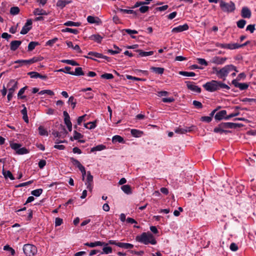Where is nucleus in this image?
Masks as SVG:
<instances>
[{
	"label": "nucleus",
	"mask_w": 256,
	"mask_h": 256,
	"mask_svg": "<svg viewBox=\"0 0 256 256\" xmlns=\"http://www.w3.org/2000/svg\"><path fill=\"white\" fill-rule=\"evenodd\" d=\"M212 69V72L216 74L219 78L224 80H226L230 72L232 71L238 72L236 67L232 64L226 65L220 69L216 67H213Z\"/></svg>",
	"instance_id": "obj_1"
},
{
	"label": "nucleus",
	"mask_w": 256,
	"mask_h": 256,
	"mask_svg": "<svg viewBox=\"0 0 256 256\" xmlns=\"http://www.w3.org/2000/svg\"><path fill=\"white\" fill-rule=\"evenodd\" d=\"M204 88L208 92H214L220 89H226L228 90L230 87L220 81L212 80L206 82L203 85Z\"/></svg>",
	"instance_id": "obj_2"
},
{
	"label": "nucleus",
	"mask_w": 256,
	"mask_h": 256,
	"mask_svg": "<svg viewBox=\"0 0 256 256\" xmlns=\"http://www.w3.org/2000/svg\"><path fill=\"white\" fill-rule=\"evenodd\" d=\"M136 240L144 244H150L155 245L156 244V240L154 236L150 232H144L141 234L136 236Z\"/></svg>",
	"instance_id": "obj_3"
},
{
	"label": "nucleus",
	"mask_w": 256,
	"mask_h": 256,
	"mask_svg": "<svg viewBox=\"0 0 256 256\" xmlns=\"http://www.w3.org/2000/svg\"><path fill=\"white\" fill-rule=\"evenodd\" d=\"M220 6L222 11L227 13L232 12L236 8L235 4L232 1L226 2L220 0Z\"/></svg>",
	"instance_id": "obj_4"
},
{
	"label": "nucleus",
	"mask_w": 256,
	"mask_h": 256,
	"mask_svg": "<svg viewBox=\"0 0 256 256\" xmlns=\"http://www.w3.org/2000/svg\"><path fill=\"white\" fill-rule=\"evenodd\" d=\"M6 88L8 92L7 98L8 100L10 101L13 96L14 91L18 88V82L14 80H10L7 84Z\"/></svg>",
	"instance_id": "obj_5"
},
{
	"label": "nucleus",
	"mask_w": 256,
	"mask_h": 256,
	"mask_svg": "<svg viewBox=\"0 0 256 256\" xmlns=\"http://www.w3.org/2000/svg\"><path fill=\"white\" fill-rule=\"evenodd\" d=\"M22 250L26 256H34L37 253L36 247L31 244H24Z\"/></svg>",
	"instance_id": "obj_6"
},
{
	"label": "nucleus",
	"mask_w": 256,
	"mask_h": 256,
	"mask_svg": "<svg viewBox=\"0 0 256 256\" xmlns=\"http://www.w3.org/2000/svg\"><path fill=\"white\" fill-rule=\"evenodd\" d=\"M85 184L86 186L87 189L92 192L93 188V176L91 174L90 172L88 171L87 172V177L86 179Z\"/></svg>",
	"instance_id": "obj_7"
},
{
	"label": "nucleus",
	"mask_w": 256,
	"mask_h": 256,
	"mask_svg": "<svg viewBox=\"0 0 256 256\" xmlns=\"http://www.w3.org/2000/svg\"><path fill=\"white\" fill-rule=\"evenodd\" d=\"M187 88L194 92L200 94L201 92V88L192 82L186 81L185 82Z\"/></svg>",
	"instance_id": "obj_8"
},
{
	"label": "nucleus",
	"mask_w": 256,
	"mask_h": 256,
	"mask_svg": "<svg viewBox=\"0 0 256 256\" xmlns=\"http://www.w3.org/2000/svg\"><path fill=\"white\" fill-rule=\"evenodd\" d=\"M194 128L195 126H184V128L179 127L176 128L174 132L178 134H184L188 132H190L192 131Z\"/></svg>",
	"instance_id": "obj_9"
},
{
	"label": "nucleus",
	"mask_w": 256,
	"mask_h": 256,
	"mask_svg": "<svg viewBox=\"0 0 256 256\" xmlns=\"http://www.w3.org/2000/svg\"><path fill=\"white\" fill-rule=\"evenodd\" d=\"M32 20L30 19L28 20L26 23L22 27L21 31L20 34H26L32 28Z\"/></svg>",
	"instance_id": "obj_10"
},
{
	"label": "nucleus",
	"mask_w": 256,
	"mask_h": 256,
	"mask_svg": "<svg viewBox=\"0 0 256 256\" xmlns=\"http://www.w3.org/2000/svg\"><path fill=\"white\" fill-rule=\"evenodd\" d=\"M227 59V58L215 56L212 58L210 62L218 65H221L224 64Z\"/></svg>",
	"instance_id": "obj_11"
},
{
	"label": "nucleus",
	"mask_w": 256,
	"mask_h": 256,
	"mask_svg": "<svg viewBox=\"0 0 256 256\" xmlns=\"http://www.w3.org/2000/svg\"><path fill=\"white\" fill-rule=\"evenodd\" d=\"M242 124H236L233 122H222L221 123V127L224 128H236L238 127H240Z\"/></svg>",
	"instance_id": "obj_12"
},
{
	"label": "nucleus",
	"mask_w": 256,
	"mask_h": 256,
	"mask_svg": "<svg viewBox=\"0 0 256 256\" xmlns=\"http://www.w3.org/2000/svg\"><path fill=\"white\" fill-rule=\"evenodd\" d=\"M215 46L217 47H219L222 48L229 49V50H234L236 49L235 43L234 44H221L219 42H216Z\"/></svg>",
	"instance_id": "obj_13"
},
{
	"label": "nucleus",
	"mask_w": 256,
	"mask_h": 256,
	"mask_svg": "<svg viewBox=\"0 0 256 256\" xmlns=\"http://www.w3.org/2000/svg\"><path fill=\"white\" fill-rule=\"evenodd\" d=\"M188 26L186 24H185L183 25H180L174 28L172 30V32L175 33L182 32L188 30Z\"/></svg>",
	"instance_id": "obj_14"
},
{
	"label": "nucleus",
	"mask_w": 256,
	"mask_h": 256,
	"mask_svg": "<svg viewBox=\"0 0 256 256\" xmlns=\"http://www.w3.org/2000/svg\"><path fill=\"white\" fill-rule=\"evenodd\" d=\"M232 84L236 88H238L241 90H246L248 87L247 83H239L236 80H232Z\"/></svg>",
	"instance_id": "obj_15"
},
{
	"label": "nucleus",
	"mask_w": 256,
	"mask_h": 256,
	"mask_svg": "<svg viewBox=\"0 0 256 256\" xmlns=\"http://www.w3.org/2000/svg\"><path fill=\"white\" fill-rule=\"evenodd\" d=\"M252 12L248 7H243L241 11V16L243 18H249L251 17Z\"/></svg>",
	"instance_id": "obj_16"
},
{
	"label": "nucleus",
	"mask_w": 256,
	"mask_h": 256,
	"mask_svg": "<svg viewBox=\"0 0 256 256\" xmlns=\"http://www.w3.org/2000/svg\"><path fill=\"white\" fill-rule=\"evenodd\" d=\"M84 244L86 246H88L90 248H94L97 246H106L108 245V244H106L104 242H102L100 241H96L94 242H86Z\"/></svg>",
	"instance_id": "obj_17"
},
{
	"label": "nucleus",
	"mask_w": 256,
	"mask_h": 256,
	"mask_svg": "<svg viewBox=\"0 0 256 256\" xmlns=\"http://www.w3.org/2000/svg\"><path fill=\"white\" fill-rule=\"evenodd\" d=\"M226 110H222L217 112L214 118L216 120H220L222 119L225 120V118H226Z\"/></svg>",
	"instance_id": "obj_18"
},
{
	"label": "nucleus",
	"mask_w": 256,
	"mask_h": 256,
	"mask_svg": "<svg viewBox=\"0 0 256 256\" xmlns=\"http://www.w3.org/2000/svg\"><path fill=\"white\" fill-rule=\"evenodd\" d=\"M22 44L20 40H13L10 44V49L12 51H15Z\"/></svg>",
	"instance_id": "obj_19"
},
{
	"label": "nucleus",
	"mask_w": 256,
	"mask_h": 256,
	"mask_svg": "<svg viewBox=\"0 0 256 256\" xmlns=\"http://www.w3.org/2000/svg\"><path fill=\"white\" fill-rule=\"evenodd\" d=\"M88 55L89 56H85V57L86 58H88L93 60H96V59L94 58H100V57H102V54L98 53L96 52H89L88 53Z\"/></svg>",
	"instance_id": "obj_20"
},
{
	"label": "nucleus",
	"mask_w": 256,
	"mask_h": 256,
	"mask_svg": "<svg viewBox=\"0 0 256 256\" xmlns=\"http://www.w3.org/2000/svg\"><path fill=\"white\" fill-rule=\"evenodd\" d=\"M138 53V56L140 57H144L152 56L154 54L153 51L144 52L141 50H136Z\"/></svg>",
	"instance_id": "obj_21"
},
{
	"label": "nucleus",
	"mask_w": 256,
	"mask_h": 256,
	"mask_svg": "<svg viewBox=\"0 0 256 256\" xmlns=\"http://www.w3.org/2000/svg\"><path fill=\"white\" fill-rule=\"evenodd\" d=\"M89 38L90 40H92L98 43H100L103 38L100 34H96L90 36Z\"/></svg>",
	"instance_id": "obj_22"
},
{
	"label": "nucleus",
	"mask_w": 256,
	"mask_h": 256,
	"mask_svg": "<svg viewBox=\"0 0 256 256\" xmlns=\"http://www.w3.org/2000/svg\"><path fill=\"white\" fill-rule=\"evenodd\" d=\"M71 1L67 0H58L56 3V6L60 8H64L66 4L70 3Z\"/></svg>",
	"instance_id": "obj_23"
},
{
	"label": "nucleus",
	"mask_w": 256,
	"mask_h": 256,
	"mask_svg": "<svg viewBox=\"0 0 256 256\" xmlns=\"http://www.w3.org/2000/svg\"><path fill=\"white\" fill-rule=\"evenodd\" d=\"M70 74L74 76H84V73L83 72L82 68L78 67L75 68V72H71Z\"/></svg>",
	"instance_id": "obj_24"
},
{
	"label": "nucleus",
	"mask_w": 256,
	"mask_h": 256,
	"mask_svg": "<svg viewBox=\"0 0 256 256\" xmlns=\"http://www.w3.org/2000/svg\"><path fill=\"white\" fill-rule=\"evenodd\" d=\"M22 106L24 108L21 110V113L22 114V118L26 122L28 123V118L27 114V110L24 104H22Z\"/></svg>",
	"instance_id": "obj_25"
},
{
	"label": "nucleus",
	"mask_w": 256,
	"mask_h": 256,
	"mask_svg": "<svg viewBox=\"0 0 256 256\" xmlns=\"http://www.w3.org/2000/svg\"><path fill=\"white\" fill-rule=\"evenodd\" d=\"M118 246L124 249H131L134 248V245L129 243L120 242L118 244Z\"/></svg>",
	"instance_id": "obj_26"
},
{
	"label": "nucleus",
	"mask_w": 256,
	"mask_h": 256,
	"mask_svg": "<svg viewBox=\"0 0 256 256\" xmlns=\"http://www.w3.org/2000/svg\"><path fill=\"white\" fill-rule=\"evenodd\" d=\"M121 189L125 194H130L132 193L131 187L129 185H124L122 186Z\"/></svg>",
	"instance_id": "obj_27"
},
{
	"label": "nucleus",
	"mask_w": 256,
	"mask_h": 256,
	"mask_svg": "<svg viewBox=\"0 0 256 256\" xmlns=\"http://www.w3.org/2000/svg\"><path fill=\"white\" fill-rule=\"evenodd\" d=\"M63 114L64 116V122L66 125L68 126L72 124L70 120V117L66 111H64Z\"/></svg>",
	"instance_id": "obj_28"
},
{
	"label": "nucleus",
	"mask_w": 256,
	"mask_h": 256,
	"mask_svg": "<svg viewBox=\"0 0 256 256\" xmlns=\"http://www.w3.org/2000/svg\"><path fill=\"white\" fill-rule=\"evenodd\" d=\"M70 160L72 164L78 168L79 170L84 167L78 160L75 159L74 158H70Z\"/></svg>",
	"instance_id": "obj_29"
},
{
	"label": "nucleus",
	"mask_w": 256,
	"mask_h": 256,
	"mask_svg": "<svg viewBox=\"0 0 256 256\" xmlns=\"http://www.w3.org/2000/svg\"><path fill=\"white\" fill-rule=\"evenodd\" d=\"M112 142L113 143H123L124 142V138L120 136L116 135L112 138Z\"/></svg>",
	"instance_id": "obj_30"
},
{
	"label": "nucleus",
	"mask_w": 256,
	"mask_h": 256,
	"mask_svg": "<svg viewBox=\"0 0 256 256\" xmlns=\"http://www.w3.org/2000/svg\"><path fill=\"white\" fill-rule=\"evenodd\" d=\"M34 14L36 16L47 15L46 12L41 8H36L34 11Z\"/></svg>",
	"instance_id": "obj_31"
},
{
	"label": "nucleus",
	"mask_w": 256,
	"mask_h": 256,
	"mask_svg": "<svg viewBox=\"0 0 256 256\" xmlns=\"http://www.w3.org/2000/svg\"><path fill=\"white\" fill-rule=\"evenodd\" d=\"M150 70H152L153 72H154L156 74H162L164 72V69L162 68H159V67H154L152 66L150 68Z\"/></svg>",
	"instance_id": "obj_32"
},
{
	"label": "nucleus",
	"mask_w": 256,
	"mask_h": 256,
	"mask_svg": "<svg viewBox=\"0 0 256 256\" xmlns=\"http://www.w3.org/2000/svg\"><path fill=\"white\" fill-rule=\"evenodd\" d=\"M130 132L132 135L136 138L140 137L142 134V132L136 129H132Z\"/></svg>",
	"instance_id": "obj_33"
},
{
	"label": "nucleus",
	"mask_w": 256,
	"mask_h": 256,
	"mask_svg": "<svg viewBox=\"0 0 256 256\" xmlns=\"http://www.w3.org/2000/svg\"><path fill=\"white\" fill-rule=\"evenodd\" d=\"M2 174L6 178H10L11 180H14V178L12 173L10 170L4 171L2 170Z\"/></svg>",
	"instance_id": "obj_34"
},
{
	"label": "nucleus",
	"mask_w": 256,
	"mask_h": 256,
	"mask_svg": "<svg viewBox=\"0 0 256 256\" xmlns=\"http://www.w3.org/2000/svg\"><path fill=\"white\" fill-rule=\"evenodd\" d=\"M39 44L38 42H31L29 43L28 46V51L31 52L34 50L36 46Z\"/></svg>",
	"instance_id": "obj_35"
},
{
	"label": "nucleus",
	"mask_w": 256,
	"mask_h": 256,
	"mask_svg": "<svg viewBox=\"0 0 256 256\" xmlns=\"http://www.w3.org/2000/svg\"><path fill=\"white\" fill-rule=\"evenodd\" d=\"M106 146L103 144H99L96 146L92 148L90 150L91 152L96 151H100L106 148Z\"/></svg>",
	"instance_id": "obj_36"
},
{
	"label": "nucleus",
	"mask_w": 256,
	"mask_h": 256,
	"mask_svg": "<svg viewBox=\"0 0 256 256\" xmlns=\"http://www.w3.org/2000/svg\"><path fill=\"white\" fill-rule=\"evenodd\" d=\"M114 48L115 49L114 50H108V52L112 55H114L116 54H119L121 51V49H120L115 44L114 45Z\"/></svg>",
	"instance_id": "obj_37"
},
{
	"label": "nucleus",
	"mask_w": 256,
	"mask_h": 256,
	"mask_svg": "<svg viewBox=\"0 0 256 256\" xmlns=\"http://www.w3.org/2000/svg\"><path fill=\"white\" fill-rule=\"evenodd\" d=\"M118 10L121 12L127 14H133L135 16L137 15V12L136 11L131 10H126V9H122L118 8Z\"/></svg>",
	"instance_id": "obj_38"
},
{
	"label": "nucleus",
	"mask_w": 256,
	"mask_h": 256,
	"mask_svg": "<svg viewBox=\"0 0 256 256\" xmlns=\"http://www.w3.org/2000/svg\"><path fill=\"white\" fill-rule=\"evenodd\" d=\"M38 133L40 136H48V131L44 128L43 126H40L38 128Z\"/></svg>",
	"instance_id": "obj_39"
},
{
	"label": "nucleus",
	"mask_w": 256,
	"mask_h": 256,
	"mask_svg": "<svg viewBox=\"0 0 256 256\" xmlns=\"http://www.w3.org/2000/svg\"><path fill=\"white\" fill-rule=\"evenodd\" d=\"M26 88L27 86H24V88L20 89L18 94V98L24 99L26 98V96H22V94L24 92V91Z\"/></svg>",
	"instance_id": "obj_40"
},
{
	"label": "nucleus",
	"mask_w": 256,
	"mask_h": 256,
	"mask_svg": "<svg viewBox=\"0 0 256 256\" xmlns=\"http://www.w3.org/2000/svg\"><path fill=\"white\" fill-rule=\"evenodd\" d=\"M64 25L69 26H79L80 25V23L78 22L68 21L64 24Z\"/></svg>",
	"instance_id": "obj_41"
},
{
	"label": "nucleus",
	"mask_w": 256,
	"mask_h": 256,
	"mask_svg": "<svg viewBox=\"0 0 256 256\" xmlns=\"http://www.w3.org/2000/svg\"><path fill=\"white\" fill-rule=\"evenodd\" d=\"M179 74L186 76H196V74L192 72H184L180 71L179 72Z\"/></svg>",
	"instance_id": "obj_42"
},
{
	"label": "nucleus",
	"mask_w": 256,
	"mask_h": 256,
	"mask_svg": "<svg viewBox=\"0 0 256 256\" xmlns=\"http://www.w3.org/2000/svg\"><path fill=\"white\" fill-rule=\"evenodd\" d=\"M62 32H68L74 34H78V30L77 29H74V28H66L64 29H62Z\"/></svg>",
	"instance_id": "obj_43"
},
{
	"label": "nucleus",
	"mask_w": 256,
	"mask_h": 256,
	"mask_svg": "<svg viewBox=\"0 0 256 256\" xmlns=\"http://www.w3.org/2000/svg\"><path fill=\"white\" fill-rule=\"evenodd\" d=\"M68 103L71 105L72 109H74L76 107V101L74 96H71L69 98Z\"/></svg>",
	"instance_id": "obj_44"
},
{
	"label": "nucleus",
	"mask_w": 256,
	"mask_h": 256,
	"mask_svg": "<svg viewBox=\"0 0 256 256\" xmlns=\"http://www.w3.org/2000/svg\"><path fill=\"white\" fill-rule=\"evenodd\" d=\"M224 128H222L221 127V124L218 126V127H216V128H214V132H216V133H220V134H222L224 132V133H226L228 132L227 130H224Z\"/></svg>",
	"instance_id": "obj_45"
},
{
	"label": "nucleus",
	"mask_w": 256,
	"mask_h": 256,
	"mask_svg": "<svg viewBox=\"0 0 256 256\" xmlns=\"http://www.w3.org/2000/svg\"><path fill=\"white\" fill-rule=\"evenodd\" d=\"M246 22V20L243 19L240 20L236 22L237 26L240 28H243L244 27Z\"/></svg>",
	"instance_id": "obj_46"
},
{
	"label": "nucleus",
	"mask_w": 256,
	"mask_h": 256,
	"mask_svg": "<svg viewBox=\"0 0 256 256\" xmlns=\"http://www.w3.org/2000/svg\"><path fill=\"white\" fill-rule=\"evenodd\" d=\"M63 63H66L72 66H78V64L74 60H64L61 61Z\"/></svg>",
	"instance_id": "obj_47"
},
{
	"label": "nucleus",
	"mask_w": 256,
	"mask_h": 256,
	"mask_svg": "<svg viewBox=\"0 0 256 256\" xmlns=\"http://www.w3.org/2000/svg\"><path fill=\"white\" fill-rule=\"evenodd\" d=\"M28 60H18L14 62V64H19V66H15L16 68H18L19 66H22L24 65H28V64H27V62H25L27 61Z\"/></svg>",
	"instance_id": "obj_48"
},
{
	"label": "nucleus",
	"mask_w": 256,
	"mask_h": 256,
	"mask_svg": "<svg viewBox=\"0 0 256 256\" xmlns=\"http://www.w3.org/2000/svg\"><path fill=\"white\" fill-rule=\"evenodd\" d=\"M42 189L38 188L34 190L31 192V194L35 196H39L42 192Z\"/></svg>",
	"instance_id": "obj_49"
},
{
	"label": "nucleus",
	"mask_w": 256,
	"mask_h": 256,
	"mask_svg": "<svg viewBox=\"0 0 256 256\" xmlns=\"http://www.w3.org/2000/svg\"><path fill=\"white\" fill-rule=\"evenodd\" d=\"M20 12V8L18 6H14L10 8V13L12 15L18 14Z\"/></svg>",
	"instance_id": "obj_50"
},
{
	"label": "nucleus",
	"mask_w": 256,
	"mask_h": 256,
	"mask_svg": "<svg viewBox=\"0 0 256 256\" xmlns=\"http://www.w3.org/2000/svg\"><path fill=\"white\" fill-rule=\"evenodd\" d=\"M10 148L14 150L16 152L19 149L20 147H21L22 145L20 144L11 142L10 144Z\"/></svg>",
	"instance_id": "obj_51"
},
{
	"label": "nucleus",
	"mask_w": 256,
	"mask_h": 256,
	"mask_svg": "<svg viewBox=\"0 0 256 256\" xmlns=\"http://www.w3.org/2000/svg\"><path fill=\"white\" fill-rule=\"evenodd\" d=\"M16 154H24L28 152V150L25 148L20 147L19 149L16 151Z\"/></svg>",
	"instance_id": "obj_52"
},
{
	"label": "nucleus",
	"mask_w": 256,
	"mask_h": 256,
	"mask_svg": "<svg viewBox=\"0 0 256 256\" xmlns=\"http://www.w3.org/2000/svg\"><path fill=\"white\" fill-rule=\"evenodd\" d=\"M4 250L8 251L12 256H14L15 254L14 250L12 248L10 247L8 245L4 246Z\"/></svg>",
	"instance_id": "obj_53"
},
{
	"label": "nucleus",
	"mask_w": 256,
	"mask_h": 256,
	"mask_svg": "<svg viewBox=\"0 0 256 256\" xmlns=\"http://www.w3.org/2000/svg\"><path fill=\"white\" fill-rule=\"evenodd\" d=\"M102 254H108L112 252V248L110 246H104Z\"/></svg>",
	"instance_id": "obj_54"
},
{
	"label": "nucleus",
	"mask_w": 256,
	"mask_h": 256,
	"mask_svg": "<svg viewBox=\"0 0 256 256\" xmlns=\"http://www.w3.org/2000/svg\"><path fill=\"white\" fill-rule=\"evenodd\" d=\"M71 69V68L70 66H66L64 68H60L58 70H57V72H63L66 74H70V72H71L70 71V70Z\"/></svg>",
	"instance_id": "obj_55"
},
{
	"label": "nucleus",
	"mask_w": 256,
	"mask_h": 256,
	"mask_svg": "<svg viewBox=\"0 0 256 256\" xmlns=\"http://www.w3.org/2000/svg\"><path fill=\"white\" fill-rule=\"evenodd\" d=\"M58 39L56 38H54L52 40H48L47 41V42L46 44V46H52L54 44H55L57 41Z\"/></svg>",
	"instance_id": "obj_56"
},
{
	"label": "nucleus",
	"mask_w": 256,
	"mask_h": 256,
	"mask_svg": "<svg viewBox=\"0 0 256 256\" xmlns=\"http://www.w3.org/2000/svg\"><path fill=\"white\" fill-rule=\"evenodd\" d=\"M101 78L106 80H111L114 78V76L112 74L105 73L101 76Z\"/></svg>",
	"instance_id": "obj_57"
},
{
	"label": "nucleus",
	"mask_w": 256,
	"mask_h": 256,
	"mask_svg": "<svg viewBox=\"0 0 256 256\" xmlns=\"http://www.w3.org/2000/svg\"><path fill=\"white\" fill-rule=\"evenodd\" d=\"M83 138V135H82L80 133L78 132L76 130L74 131V138L76 140H79L81 138Z\"/></svg>",
	"instance_id": "obj_58"
},
{
	"label": "nucleus",
	"mask_w": 256,
	"mask_h": 256,
	"mask_svg": "<svg viewBox=\"0 0 256 256\" xmlns=\"http://www.w3.org/2000/svg\"><path fill=\"white\" fill-rule=\"evenodd\" d=\"M255 24H249L246 26V30L250 31V33H253L255 30Z\"/></svg>",
	"instance_id": "obj_59"
},
{
	"label": "nucleus",
	"mask_w": 256,
	"mask_h": 256,
	"mask_svg": "<svg viewBox=\"0 0 256 256\" xmlns=\"http://www.w3.org/2000/svg\"><path fill=\"white\" fill-rule=\"evenodd\" d=\"M96 122H97V120H95L94 122H88V124L89 125L88 129L89 130L94 129L96 126Z\"/></svg>",
	"instance_id": "obj_60"
},
{
	"label": "nucleus",
	"mask_w": 256,
	"mask_h": 256,
	"mask_svg": "<svg viewBox=\"0 0 256 256\" xmlns=\"http://www.w3.org/2000/svg\"><path fill=\"white\" fill-rule=\"evenodd\" d=\"M39 73L36 72H30L28 73V74L31 78H38Z\"/></svg>",
	"instance_id": "obj_61"
},
{
	"label": "nucleus",
	"mask_w": 256,
	"mask_h": 256,
	"mask_svg": "<svg viewBox=\"0 0 256 256\" xmlns=\"http://www.w3.org/2000/svg\"><path fill=\"white\" fill-rule=\"evenodd\" d=\"M87 21L90 24H95L96 22V18L94 16H88Z\"/></svg>",
	"instance_id": "obj_62"
},
{
	"label": "nucleus",
	"mask_w": 256,
	"mask_h": 256,
	"mask_svg": "<svg viewBox=\"0 0 256 256\" xmlns=\"http://www.w3.org/2000/svg\"><path fill=\"white\" fill-rule=\"evenodd\" d=\"M192 104L196 108H202V104L200 102L197 100H194Z\"/></svg>",
	"instance_id": "obj_63"
},
{
	"label": "nucleus",
	"mask_w": 256,
	"mask_h": 256,
	"mask_svg": "<svg viewBox=\"0 0 256 256\" xmlns=\"http://www.w3.org/2000/svg\"><path fill=\"white\" fill-rule=\"evenodd\" d=\"M198 61L199 64L205 66H207L208 65V62L204 58H198Z\"/></svg>",
	"instance_id": "obj_64"
}]
</instances>
